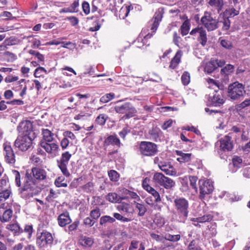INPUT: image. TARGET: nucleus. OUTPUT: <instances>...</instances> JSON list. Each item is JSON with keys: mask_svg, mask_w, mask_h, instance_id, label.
Returning <instances> with one entry per match:
<instances>
[{"mask_svg": "<svg viewBox=\"0 0 250 250\" xmlns=\"http://www.w3.org/2000/svg\"><path fill=\"white\" fill-rule=\"evenodd\" d=\"M15 181L17 187H21L22 196L25 199L38 194L37 184L47 178V172L42 168L34 167L27 170L24 173H20L16 170H13Z\"/></svg>", "mask_w": 250, "mask_h": 250, "instance_id": "obj_1", "label": "nucleus"}, {"mask_svg": "<svg viewBox=\"0 0 250 250\" xmlns=\"http://www.w3.org/2000/svg\"><path fill=\"white\" fill-rule=\"evenodd\" d=\"M175 208L178 214L183 219V222L186 220L189 212V202L183 197H177L174 200Z\"/></svg>", "mask_w": 250, "mask_h": 250, "instance_id": "obj_2", "label": "nucleus"}, {"mask_svg": "<svg viewBox=\"0 0 250 250\" xmlns=\"http://www.w3.org/2000/svg\"><path fill=\"white\" fill-rule=\"evenodd\" d=\"M245 94V88L242 83L238 82L230 84L228 88L227 96L232 100H237Z\"/></svg>", "mask_w": 250, "mask_h": 250, "instance_id": "obj_3", "label": "nucleus"}, {"mask_svg": "<svg viewBox=\"0 0 250 250\" xmlns=\"http://www.w3.org/2000/svg\"><path fill=\"white\" fill-rule=\"evenodd\" d=\"M153 182L167 189H169L175 185V182L171 178L165 176L160 172L155 173L153 176Z\"/></svg>", "mask_w": 250, "mask_h": 250, "instance_id": "obj_4", "label": "nucleus"}, {"mask_svg": "<svg viewBox=\"0 0 250 250\" xmlns=\"http://www.w3.org/2000/svg\"><path fill=\"white\" fill-rule=\"evenodd\" d=\"M115 111L119 114H124L123 118L128 119L133 117L136 113V110L129 103L122 105H117L114 107Z\"/></svg>", "mask_w": 250, "mask_h": 250, "instance_id": "obj_5", "label": "nucleus"}, {"mask_svg": "<svg viewBox=\"0 0 250 250\" xmlns=\"http://www.w3.org/2000/svg\"><path fill=\"white\" fill-rule=\"evenodd\" d=\"M71 156L72 154L69 151H65L62 154L60 159L57 160V166L63 175L66 177H68L70 175L67 166Z\"/></svg>", "mask_w": 250, "mask_h": 250, "instance_id": "obj_6", "label": "nucleus"}, {"mask_svg": "<svg viewBox=\"0 0 250 250\" xmlns=\"http://www.w3.org/2000/svg\"><path fill=\"white\" fill-rule=\"evenodd\" d=\"M200 193L199 197L203 200L206 195L210 194L213 190L214 187L212 182L209 180L201 179L198 182Z\"/></svg>", "mask_w": 250, "mask_h": 250, "instance_id": "obj_7", "label": "nucleus"}, {"mask_svg": "<svg viewBox=\"0 0 250 250\" xmlns=\"http://www.w3.org/2000/svg\"><path fill=\"white\" fill-rule=\"evenodd\" d=\"M33 139L27 135H19L15 141L14 145L20 150L25 151L32 146Z\"/></svg>", "mask_w": 250, "mask_h": 250, "instance_id": "obj_8", "label": "nucleus"}, {"mask_svg": "<svg viewBox=\"0 0 250 250\" xmlns=\"http://www.w3.org/2000/svg\"><path fill=\"white\" fill-rule=\"evenodd\" d=\"M139 149L142 154L147 156L154 155L157 152V145L150 142H141Z\"/></svg>", "mask_w": 250, "mask_h": 250, "instance_id": "obj_9", "label": "nucleus"}, {"mask_svg": "<svg viewBox=\"0 0 250 250\" xmlns=\"http://www.w3.org/2000/svg\"><path fill=\"white\" fill-rule=\"evenodd\" d=\"M201 22L208 31L214 30L218 27L217 20L213 19L208 12L205 13L201 19Z\"/></svg>", "mask_w": 250, "mask_h": 250, "instance_id": "obj_10", "label": "nucleus"}, {"mask_svg": "<svg viewBox=\"0 0 250 250\" xmlns=\"http://www.w3.org/2000/svg\"><path fill=\"white\" fill-rule=\"evenodd\" d=\"M53 242V237L51 233L43 230L40 234L38 233L37 244L40 247H44L45 245H51Z\"/></svg>", "mask_w": 250, "mask_h": 250, "instance_id": "obj_11", "label": "nucleus"}, {"mask_svg": "<svg viewBox=\"0 0 250 250\" xmlns=\"http://www.w3.org/2000/svg\"><path fill=\"white\" fill-rule=\"evenodd\" d=\"M33 125L29 121H23L21 122L17 127L19 135H27L30 136L32 133Z\"/></svg>", "mask_w": 250, "mask_h": 250, "instance_id": "obj_12", "label": "nucleus"}, {"mask_svg": "<svg viewBox=\"0 0 250 250\" xmlns=\"http://www.w3.org/2000/svg\"><path fill=\"white\" fill-rule=\"evenodd\" d=\"M40 145L47 153L54 155L58 153L59 150V145L53 142H41Z\"/></svg>", "mask_w": 250, "mask_h": 250, "instance_id": "obj_13", "label": "nucleus"}, {"mask_svg": "<svg viewBox=\"0 0 250 250\" xmlns=\"http://www.w3.org/2000/svg\"><path fill=\"white\" fill-rule=\"evenodd\" d=\"M215 94L212 96H210L208 99V102L210 105L213 106H220L225 103V99L222 92L218 93L217 90H214Z\"/></svg>", "mask_w": 250, "mask_h": 250, "instance_id": "obj_14", "label": "nucleus"}, {"mask_svg": "<svg viewBox=\"0 0 250 250\" xmlns=\"http://www.w3.org/2000/svg\"><path fill=\"white\" fill-rule=\"evenodd\" d=\"M163 11L162 9H159L157 11L151 21L150 29L152 32L155 33L157 29L159 23L163 18Z\"/></svg>", "mask_w": 250, "mask_h": 250, "instance_id": "obj_15", "label": "nucleus"}, {"mask_svg": "<svg viewBox=\"0 0 250 250\" xmlns=\"http://www.w3.org/2000/svg\"><path fill=\"white\" fill-rule=\"evenodd\" d=\"M3 146L6 162L9 164H14L16 161L15 156L11 146L7 143L4 144Z\"/></svg>", "mask_w": 250, "mask_h": 250, "instance_id": "obj_16", "label": "nucleus"}, {"mask_svg": "<svg viewBox=\"0 0 250 250\" xmlns=\"http://www.w3.org/2000/svg\"><path fill=\"white\" fill-rule=\"evenodd\" d=\"M220 148L223 151H231L233 147V142L231 137L229 135H226L221 139Z\"/></svg>", "mask_w": 250, "mask_h": 250, "instance_id": "obj_17", "label": "nucleus"}, {"mask_svg": "<svg viewBox=\"0 0 250 250\" xmlns=\"http://www.w3.org/2000/svg\"><path fill=\"white\" fill-rule=\"evenodd\" d=\"M160 169L166 174L171 176L176 175V171L173 167L168 162H160L158 164Z\"/></svg>", "mask_w": 250, "mask_h": 250, "instance_id": "obj_18", "label": "nucleus"}, {"mask_svg": "<svg viewBox=\"0 0 250 250\" xmlns=\"http://www.w3.org/2000/svg\"><path fill=\"white\" fill-rule=\"evenodd\" d=\"M109 145L116 146L120 147L121 146V143L116 135H110L107 137L104 142V146H107Z\"/></svg>", "mask_w": 250, "mask_h": 250, "instance_id": "obj_19", "label": "nucleus"}, {"mask_svg": "<svg viewBox=\"0 0 250 250\" xmlns=\"http://www.w3.org/2000/svg\"><path fill=\"white\" fill-rule=\"evenodd\" d=\"M58 224L62 227H65L71 222V219L69 216V212L65 211L61 214L57 219Z\"/></svg>", "mask_w": 250, "mask_h": 250, "instance_id": "obj_20", "label": "nucleus"}, {"mask_svg": "<svg viewBox=\"0 0 250 250\" xmlns=\"http://www.w3.org/2000/svg\"><path fill=\"white\" fill-rule=\"evenodd\" d=\"M106 200L113 203H120L123 200L127 199V196L121 197L115 192H110L106 196Z\"/></svg>", "mask_w": 250, "mask_h": 250, "instance_id": "obj_21", "label": "nucleus"}, {"mask_svg": "<svg viewBox=\"0 0 250 250\" xmlns=\"http://www.w3.org/2000/svg\"><path fill=\"white\" fill-rule=\"evenodd\" d=\"M94 243V239L92 237L81 235L79 238V244L84 248L91 247Z\"/></svg>", "mask_w": 250, "mask_h": 250, "instance_id": "obj_22", "label": "nucleus"}, {"mask_svg": "<svg viewBox=\"0 0 250 250\" xmlns=\"http://www.w3.org/2000/svg\"><path fill=\"white\" fill-rule=\"evenodd\" d=\"M161 133V131L160 129L157 126H155L149 130L148 135L150 140L154 141H157Z\"/></svg>", "mask_w": 250, "mask_h": 250, "instance_id": "obj_23", "label": "nucleus"}, {"mask_svg": "<svg viewBox=\"0 0 250 250\" xmlns=\"http://www.w3.org/2000/svg\"><path fill=\"white\" fill-rule=\"evenodd\" d=\"M212 219V216L210 214L204 215L201 217H198L197 218H192L190 219L192 222H197V223H193V225L195 226H198V223H203L206 222H209Z\"/></svg>", "mask_w": 250, "mask_h": 250, "instance_id": "obj_24", "label": "nucleus"}, {"mask_svg": "<svg viewBox=\"0 0 250 250\" xmlns=\"http://www.w3.org/2000/svg\"><path fill=\"white\" fill-rule=\"evenodd\" d=\"M177 155L179 157L177 158V160L180 163H185L190 161L191 159V153H185L181 150H176Z\"/></svg>", "mask_w": 250, "mask_h": 250, "instance_id": "obj_25", "label": "nucleus"}, {"mask_svg": "<svg viewBox=\"0 0 250 250\" xmlns=\"http://www.w3.org/2000/svg\"><path fill=\"white\" fill-rule=\"evenodd\" d=\"M12 215L13 211L10 208L5 210L2 213L0 211V221L2 222H8Z\"/></svg>", "mask_w": 250, "mask_h": 250, "instance_id": "obj_26", "label": "nucleus"}, {"mask_svg": "<svg viewBox=\"0 0 250 250\" xmlns=\"http://www.w3.org/2000/svg\"><path fill=\"white\" fill-rule=\"evenodd\" d=\"M150 235L152 240L156 241L157 242H161L164 243V248L172 246V245H169L165 243V236H164L163 235H159L156 234L155 233H151Z\"/></svg>", "mask_w": 250, "mask_h": 250, "instance_id": "obj_27", "label": "nucleus"}, {"mask_svg": "<svg viewBox=\"0 0 250 250\" xmlns=\"http://www.w3.org/2000/svg\"><path fill=\"white\" fill-rule=\"evenodd\" d=\"M208 3L211 6L216 8L218 13H220L222 11L224 5L223 0H209Z\"/></svg>", "mask_w": 250, "mask_h": 250, "instance_id": "obj_28", "label": "nucleus"}, {"mask_svg": "<svg viewBox=\"0 0 250 250\" xmlns=\"http://www.w3.org/2000/svg\"><path fill=\"white\" fill-rule=\"evenodd\" d=\"M42 134L43 136V138L44 141H42L41 142H52L53 140L54 133L51 132L48 129H42Z\"/></svg>", "mask_w": 250, "mask_h": 250, "instance_id": "obj_29", "label": "nucleus"}, {"mask_svg": "<svg viewBox=\"0 0 250 250\" xmlns=\"http://www.w3.org/2000/svg\"><path fill=\"white\" fill-rule=\"evenodd\" d=\"M198 34V40L203 46H205L208 40L206 30L203 27H201Z\"/></svg>", "mask_w": 250, "mask_h": 250, "instance_id": "obj_30", "label": "nucleus"}, {"mask_svg": "<svg viewBox=\"0 0 250 250\" xmlns=\"http://www.w3.org/2000/svg\"><path fill=\"white\" fill-rule=\"evenodd\" d=\"M139 247L138 250H145V247L144 243H139V241L132 240L130 242L128 250H136Z\"/></svg>", "mask_w": 250, "mask_h": 250, "instance_id": "obj_31", "label": "nucleus"}, {"mask_svg": "<svg viewBox=\"0 0 250 250\" xmlns=\"http://www.w3.org/2000/svg\"><path fill=\"white\" fill-rule=\"evenodd\" d=\"M6 228L10 231L14 232L15 235H19V234L23 232L22 229L20 227L18 223L8 225Z\"/></svg>", "mask_w": 250, "mask_h": 250, "instance_id": "obj_32", "label": "nucleus"}, {"mask_svg": "<svg viewBox=\"0 0 250 250\" xmlns=\"http://www.w3.org/2000/svg\"><path fill=\"white\" fill-rule=\"evenodd\" d=\"M131 9H132L131 5L122 7L119 11V18L121 19H125L128 16Z\"/></svg>", "mask_w": 250, "mask_h": 250, "instance_id": "obj_33", "label": "nucleus"}, {"mask_svg": "<svg viewBox=\"0 0 250 250\" xmlns=\"http://www.w3.org/2000/svg\"><path fill=\"white\" fill-rule=\"evenodd\" d=\"M119 211H122L126 213H132L133 210L130 204L127 203H122L117 207Z\"/></svg>", "mask_w": 250, "mask_h": 250, "instance_id": "obj_34", "label": "nucleus"}, {"mask_svg": "<svg viewBox=\"0 0 250 250\" xmlns=\"http://www.w3.org/2000/svg\"><path fill=\"white\" fill-rule=\"evenodd\" d=\"M115 222V218L108 215L103 216L100 219V225L103 226L107 223H113Z\"/></svg>", "mask_w": 250, "mask_h": 250, "instance_id": "obj_35", "label": "nucleus"}, {"mask_svg": "<svg viewBox=\"0 0 250 250\" xmlns=\"http://www.w3.org/2000/svg\"><path fill=\"white\" fill-rule=\"evenodd\" d=\"M82 189L86 193H91L94 191V184L92 182H88L81 187Z\"/></svg>", "mask_w": 250, "mask_h": 250, "instance_id": "obj_36", "label": "nucleus"}, {"mask_svg": "<svg viewBox=\"0 0 250 250\" xmlns=\"http://www.w3.org/2000/svg\"><path fill=\"white\" fill-rule=\"evenodd\" d=\"M135 204V208L139 210L138 215L139 216H143L145 213L146 212L147 209L145 205L136 203L134 202Z\"/></svg>", "mask_w": 250, "mask_h": 250, "instance_id": "obj_37", "label": "nucleus"}, {"mask_svg": "<svg viewBox=\"0 0 250 250\" xmlns=\"http://www.w3.org/2000/svg\"><path fill=\"white\" fill-rule=\"evenodd\" d=\"M234 70V67L231 64H228L225 67L221 69V73L225 75H229L233 73Z\"/></svg>", "mask_w": 250, "mask_h": 250, "instance_id": "obj_38", "label": "nucleus"}, {"mask_svg": "<svg viewBox=\"0 0 250 250\" xmlns=\"http://www.w3.org/2000/svg\"><path fill=\"white\" fill-rule=\"evenodd\" d=\"M190 29L189 23L188 21H185L180 27L181 34L183 36L187 35Z\"/></svg>", "mask_w": 250, "mask_h": 250, "instance_id": "obj_39", "label": "nucleus"}, {"mask_svg": "<svg viewBox=\"0 0 250 250\" xmlns=\"http://www.w3.org/2000/svg\"><path fill=\"white\" fill-rule=\"evenodd\" d=\"M181 239L180 234L171 235L170 234H166L165 235V240L169 241L172 242H176Z\"/></svg>", "mask_w": 250, "mask_h": 250, "instance_id": "obj_40", "label": "nucleus"}, {"mask_svg": "<svg viewBox=\"0 0 250 250\" xmlns=\"http://www.w3.org/2000/svg\"><path fill=\"white\" fill-rule=\"evenodd\" d=\"M11 193V190L8 188H5L0 190V200L8 199Z\"/></svg>", "mask_w": 250, "mask_h": 250, "instance_id": "obj_41", "label": "nucleus"}, {"mask_svg": "<svg viewBox=\"0 0 250 250\" xmlns=\"http://www.w3.org/2000/svg\"><path fill=\"white\" fill-rule=\"evenodd\" d=\"M217 66H216L213 61H211L208 63H207L205 67V70L208 73H211L213 72Z\"/></svg>", "mask_w": 250, "mask_h": 250, "instance_id": "obj_42", "label": "nucleus"}, {"mask_svg": "<svg viewBox=\"0 0 250 250\" xmlns=\"http://www.w3.org/2000/svg\"><path fill=\"white\" fill-rule=\"evenodd\" d=\"M65 178L62 176H60L58 177L55 181V185L57 187H66L67 186V184L66 182H64Z\"/></svg>", "mask_w": 250, "mask_h": 250, "instance_id": "obj_43", "label": "nucleus"}, {"mask_svg": "<svg viewBox=\"0 0 250 250\" xmlns=\"http://www.w3.org/2000/svg\"><path fill=\"white\" fill-rule=\"evenodd\" d=\"M3 55L6 57L8 62H13L17 58V56L15 54L9 51L4 52L3 53Z\"/></svg>", "mask_w": 250, "mask_h": 250, "instance_id": "obj_44", "label": "nucleus"}, {"mask_svg": "<svg viewBox=\"0 0 250 250\" xmlns=\"http://www.w3.org/2000/svg\"><path fill=\"white\" fill-rule=\"evenodd\" d=\"M107 119V116L105 114H101L96 118L95 122L97 124L103 125H104Z\"/></svg>", "mask_w": 250, "mask_h": 250, "instance_id": "obj_45", "label": "nucleus"}, {"mask_svg": "<svg viewBox=\"0 0 250 250\" xmlns=\"http://www.w3.org/2000/svg\"><path fill=\"white\" fill-rule=\"evenodd\" d=\"M115 97V94L113 93H110L106 94L104 96H103L100 99V102L103 103H106L112 99H113Z\"/></svg>", "mask_w": 250, "mask_h": 250, "instance_id": "obj_46", "label": "nucleus"}, {"mask_svg": "<svg viewBox=\"0 0 250 250\" xmlns=\"http://www.w3.org/2000/svg\"><path fill=\"white\" fill-rule=\"evenodd\" d=\"M181 81L184 85H187L190 82V74L187 71H185L181 77Z\"/></svg>", "mask_w": 250, "mask_h": 250, "instance_id": "obj_47", "label": "nucleus"}, {"mask_svg": "<svg viewBox=\"0 0 250 250\" xmlns=\"http://www.w3.org/2000/svg\"><path fill=\"white\" fill-rule=\"evenodd\" d=\"M108 176L110 180L114 182L117 181L119 178V174L114 170H111L108 172Z\"/></svg>", "mask_w": 250, "mask_h": 250, "instance_id": "obj_48", "label": "nucleus"}, {"mask_svg": "<svg viewBox=\"0 0 250 250\" xmlns=\"http://www.w3.org/2000/svg\"><path fill=\"white\" fill-rule=\"evenodd\" d=\"M43 73L47 74L46 70L42 67H39L37 68L34 72V76L35 77H40L43 75Z\"/></svg>", "mask_w": 250, "mask_h": 250, "instance_id": "obj_49", "label": "nucleus"}, {"mask_svg": "<svg viewBox=\"0 0 250 250\" xmlns=\"http://www.w3.org/2000/svg\"><path fill=\"white\" fill-rule=\"evenodd\" d=\"M114 218L118 220L121 221L123 222H128L131 221V219L125 217L118 213H113Z\"/></svg>", "mask_w": 250, "mask_h": 250, "instance_id": "obj_50", "label": "nucleus"}, {"mask_svg": "<svg viewBox=\"0 0 250 250\" xmlns=\"http://www.w3.org/2000/svg\"><path fill=\"white\" fill-rule=\"evenodd\" d=\"M221 45L225 48L227 49H231L232 47V43L231 41L227 40H222L220 42Z\"/></svg>", "mask_w": 250, "mask_h": 250, "instance_id": "obj_51", "label": "nucleus"}, {"mask_svg": "<svg viewBox=\"0 0 250 250\" xmlns=\"http://www.w3.org/2000/svg\"><path fill=\"white\" fill-rule=\"evenodd\" d=\"M22 230L23 232L27 233V238H30L33 230V226L31 225H26L24 226V229H22Z\"/></svg>", "mask_w": 250, "mask_h": 250, "instance_id": "obj_52", "label": "nucleus"}, {"mask_svg": "<svg viewBox=\"0 0 250 250\" xmlns=\"http://www.w3.org/2000/svg\"><path fill=\"white\" fill-rule=\"evenodd\" d=\"M90 217L94 220L97 219L101 215L100 210L99 208H96L92 210L90 213Z\"/></svg>", "mask_w": 250, "mask_h": 250, "instance_id": "obj_53", "label": "nucleus"}, {"mask_svg": "<svg viewBox=\"0 0 250 250\" xmlns=\"http://www.w3.org/2000/svg\"><path fill=\"white\" fill-rule=\"evenodd\" d=\"M130 132V129L128 126L124 127L123 129L119 132V135L121 138L125 139L126 135Z\"/></svg>", "mask_w": 250, "mask_h": 250, "instance_id": "obj_54", "label": "nucleus"}, {"mask_svg": "<svg viewBox=\"0 0 250 250\" xmlns=\"http://www.w3.org/2000/svg\"><path fill=\"white\" fill-rule=\"evenodd\" d=\"M190 186L191 187L195 190V191H197V188L196 187V182L197 178L196 176H190L189 177Z\"/></svg>", "mask_w": 250, "mask_h": 250, "instance_id": "obj_55", "label": "nucleus"}, {"mask_svg": "<svg viewBox=\"0 0 250 250\" xmlns=\"http://www.w3.org/2000/svg\"><path fill=\"white\" fill-rule=\"evenodd\" d=\"M208 82L209 84H212V85H214L216 86L218 89L223 90L224 88V85L222 84H220L218 81H216L212 79H209L208 81Z\"/></svg>", "mask_w": 250, "mask_h": 250, "instance_id": "obj_56", "label": "nucleus"}, {"mask_svg": "<svg viewBox=\"0 0 250 250\" xmlns=\"http://www.w3.org/2000/svg\"><path fill=\"white\" fill-rule=\"evenodd\" d=\"M182 38L178 35L176 32L173 33V42L177 46H180V43L182 41Z\"/></svg>", "mask_w": 250, "mask_h": 250, "instance_id": "obj_57", "label": "nucleus"}, {"mask_svg": "<svg viewBox=\"0 0 250 250\" xmlns=\"http://www.w3.org/2000/svg\"><path fill=\"white\" fill-rule=\"evenodd\" d=\"M154 198V202L156 203H160L161 202V198L160 194L155 189L152 190L150 193Z\"/></svg>", "mask_w": 250, "mask_h": 250, "instance_id": "obj_58", "label": "nucleus"}, {"mask_svg": "<svg viewBox=\"0 0 250 250\" xmlns=\"http://www.w3.org/2000/svg\"><path fill=\"white\" fill-rule=\"evenodd\" d=\"M242 162V159L238 156H235L232 159V163L234 167L237 168L240 167V165H241Z\"/></svg>", "mask_w": 250, "mask_h": 250, "instance_id": "obj_59", "label": "nucleus"}, {"mask_svg": "<svg viewBox=\"0 0 250 250\" xmlns=\"http://www.w3.org/2000/svg\"><path fill=\"white\" fill-rule=\"evenodd\" d=\"M223 25L222 27L223 30L227 31L229 29L230 27V22L228 18H224L222 21Z\"/></svg>", "mask_w": 250, "mask_h": 250, "instance_id": "obj_60", "label": "nucleus"}, {"mask_svg": "<svg viewBox=\"0 0 250 250\" xmlns=\"http://www.w3.org/2000/svg\"><path fill=\"white\" fill-rule=\"evenodd\" d=\"M58 197L57 194L52 189H51L49 191V195L47 196L46 199L48 201H52L53 199L56 198Z\"/></svg>", "mask_w": 250, "mask_h": 250, "instance_id": "obj_61", "label": "nucleus"}, {"mask_svg": "<svg viewBox=\"0 0 250 250\" xmlns=\"http://www.w3.org/2000/svg\"><path fill=\"white\" fill-rule=\"evenodd\" d=\"M79 0H75L71 5L69 6V8L71 10L72 13L77 12V8L79 6Z\"/></svg>", "mask_w": 250, "mask_h": 250, "instance_id": "obj_62", "label": "nucleus"}, {"mask_svg": "<svg viewBox=\"0 0 250 250\" xmlns=\"http://www.w3.org/2000/svg\"><path fill=\"white\" fill-rule=\"evenodd\" d=\"M95 223V220L89 217L85 218L83 220V224L89 227H92Z\"/></svg>", "mask_w": 250, "mask_h": 250, "instance_id": "obj_63", "label": "nucleus"}, {"mask_svg": "<svg viewBox=\"0 0 250 250\" xmlns=\"http://www.w3.org/2000/svg\"><path fill=\"white\" fill-rule=\"evenodd\" d=\"M82 8L83 12L86 15H88L90 13V6L89 3L87 2L84 1L83 3Z\"/></svg>", "mask_w": 250, "mask_h": 250, "instance_id": "obj_64", "label": "nucleus"}]
</instances>
